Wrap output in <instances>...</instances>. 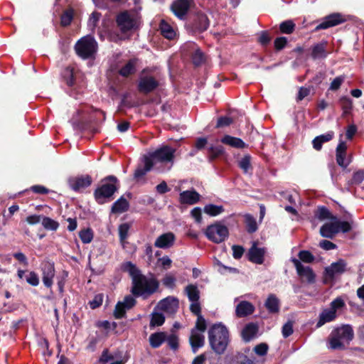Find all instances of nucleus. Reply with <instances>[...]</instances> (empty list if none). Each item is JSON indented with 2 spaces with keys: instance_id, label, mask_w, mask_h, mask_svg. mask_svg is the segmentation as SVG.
Returning <instances> with one entry per match:
<instances>
[{
  "instance_id": "obj_1",
  "label": "nucleus",
  "mask_w": 364,
  "mask_h": 364,
  "mask_svg": "<svg viewBox=\"0 0 364 364\" xmlns=\"http://www.w3.org/2000/svg\"><path fill=\"white\" fill-rule=\"evenodd\" d=\"M121 269L123 272H128L132 277L131 292L134 296H143L146 299L159 290V282L154 277L146 278L132 262L122 263Z\"/></svg>"
},
{
  "instance_id": "obj_2",
  "label": "nucleus",
  "mask_w": 364,
  "mask_h": 364,
  "mask_svg": "<svg viewBox=\"0 0 364 364\" xmlns=\"http://www.w3.org/2000/svg\"><path fill=\"white\" fill-rule=\"evenodd\" d=\"M208 340L211 349L216 354H223L230 342L226 326L222 323L213 325L208 330Z\"/></svg>"
},
{
  "instance_id": "obj_3",
  "label": "nucleus",
  "mask_w": 364,
  "mask_h": 364,
  "mask_svg": "<svg viewBox=\"0 0 364 364\" xmlns=\"http://www.w3.org/2000/svg\"><path fill=\"white\" fill-rule=\"evenodd\" d=\"M102 184L94 191V197L98 204H104L112 199L119 188V181L114 176H108L101 181Z\"/></svg>"
},
{
  "instance_id": "obj_4",
  "label": "nucleus",
  "mask_w": 364,
  "mask_h": 364,
  "mask_svg": "<svg viewBox=\"0 0 364 364\" xmlns=\"http://www.w3.org/2000/svg\"><path fill=\"white\" fill-rule=\"evenodd\" d=\"M330 346L333 350L345 349L344 343L348 344L354 337L353 330L350 325H344L332 331Z\"/></svg>"
},
{
  "instance_id": "obj_5",
  "label": "nucleus",
  "mask_w": 364,
  "mask_h": 364,
  "mask_svg": "<svg viewBox=\"0 0 364 364\" xmlns=\"http://www.w3.org/2000/svg\"><path fill=\"white\" fill-rule=\"evenodd\" d=\"M97 43L91 36H86L78 40L75 46V50L78 56L82 59L94 57L97 52Z\"/></svg>"
},
{
  "instance_id": "obj_6",
  "label": "nucleus",
  "mask_w": 364,
  "mask_h": 364,
  "mask_svg": "<svg viewBox=\"0 0 364 364\" xmlns=\"http://www.w3.org/2000/svg\"><path fill=\"white\" fill-rule=\"evenodd\" d=\"M176 149L168 146L162 145L156 149L154 151L149 153V156H146L153 163V166L158 162L161 164H173L175 159Z\"/></svg>"
},
{
  "instance_id": "obj_7",
  "label": "nucleus",
  "mask_w": 364,
  "mask_h": 364,
  "mask_svg": "<svg viewBox=\"0 0 364 364\" xmlns=\"http://www.w3.org/2000/svg\"><path fill=\"white\" fill-rule=\"evenodd\" d=\"M147 68L141 70L137 82V90L143 95H149L154 92L159 86V81L153 75H144Z\"/></svg>"
},
{
  "instance_id": "obj_8",
  "label": "nucleus",
  "mask_w": 364,
  "mask_h": 364,
  "mask_svg": "<svg viewBox=\"0 0 364 364\" xmlns=\"http://www.w3.org/2000/svg\"><path fill=\"white\" fill-rule=\"evenodd\" d=\"M116 23L122 33H127L138 28V17L134 14L124 11L117 16Z\"/></svg>"
},
{
  "instance_id": "obj_9",
  "label": "nucleus",
  "mask_w": 364,
  "mask_h": 364,
  "mask_svg": "<svg viewBox=\"0 0 364 364\" xmlns=\"http://www.w3.org/2000/svg\"><path fill=\"white\" fill-rule=\"evenodd\" d=\"M208 239L215 243H220L228 237V228L220 222L208 225L205 230Z\"/></svg>"
},
{
  "instance_id": "obj_10",
  "label": "nucleus",
  "mask_w": 364,
  "mask_h": 364,
  "mask_svg": "<svg viewBox=\"0 0 364 364\" xmlns=\"http://www.w3.org/2000/svg\"><path fill=\"white\" fill-rule=\"evenodd\" d=\"M210 26V21L206 14L197 12L187 23V28L194 34L205 31Z\"/></svg>"
},
{
  "instance_id": "obj_11",
  "label": "nucleus",
  "mask_w": 364,
  "mask_h": 364,
  "mask_svg": "<svg viewBox=\"0 0 364 364\" xmlns=\"http://www.w3.org/2000/svg\"><path fill=\"white\" fill-rule=\"evenodd\" d=\"M291 262L294 264L298 276L309 284H314L316 282V274L313 269L309 266H304L296 258L292 257Z\"/></svg>"
},
{
  "instance_id": "obj_12",
  "label": "nucleus",
  "mask_w": 364,
  "mask_h": 364,
  "mask_svg": "<svg viewBox=\"0 0 364 364\" xmlns=\"http://www.w3.org/2000/svg\"><path fill=\"white\" fill-rule=\"evenodd\" d=\"M41 270L43 284L47 288H51L55 274L54 262L50 261L43 262L41 264Z\"/></svg>"
},
{
  "instance_id": "obj_13",
  "label": "nucleus",
  "mask_w": 364,
  "mask_h": 364,
  "mask_svg": "<svg viewBox=\"0 0 364 364\" xmlns=\"http://www.w3.org/2000/svg\"><path fill=\"white\" fill-rule=\"evenodd\" d=\"M346 21L344 16L339 13H333L326 16L322 20V22L318 23L314 28L315 31L319 30L327 29L331 27L336 26Z\"/></svg>"
},
{
  "instance_id": "obj_14",
  "label": "nucleus",
  "mask_w": 364,
  "mask_h": 364,
  "mask_svg": "<svg viewBox=\"0 0 364 364\" xmlns=\"http://www.w3.org/2000/svg\"><path fill=\"white\" fill-rule=\"evenodd\" d=\"M257 243V241H254L252 242L251 247L248 250L247 257L250 262L257 264H262L264 261L266 248L258 247Z\"/></svg>"
},
{
  "instance_id": "obj_15",
  "label": "nucleus",
  "mask_w": 364,
  "mask_h": 364,
  "mask_svg": "<svg viewBox=\"0 0 364 364\" xmlns=\"http://www.w3.org/2000/svg\"><path fill=\"white\" fill-rule=\"evenodd\" d=\"M193 0H175L171 6V11L176 16L183 19L187 15Z\"/></svg>"
},
{
  "instance_id": "obj_16",
  "label": "nucleus",
  "mask_w": 364,
  "mask_h": 364,
  "mask_svg": "<svg viewBox=\"0 0 364 364\" xmlns=\"http://www.w3.org/2000/svg\"><path fill=\"white\" fill-rule=\"evenodd\" d=\"M92 182V179L90 175L71 177L68 179L69 186L75 191H79L81 189L89 187Z\"/></svg>"
},
{
  "instance_id": "obj_17",
  "label": "nucleus",
  "mask_w": 364,
  "mask_h": 364,
  "mask_svg": "<svg viewBox=\"0 0 364 364\" xmlns=\"http://www.w3.org/2000/svg\"><path fill=\"white\" fill-rule=\"evenodd\" d=\"M346 262L343 259H339L337 262L331 263L330 266L325 268L326 277L333 279L336 274H343L346 272Z\"/></svg>"
},
{
  "instance_id": "obj_18",
  "label": "nucleus",
  "mask_w": 364,
  "mask_h": 364,
  "mask_svg": "<svg viewBox=\"0 0 364 364\" xmlns=\"http://www.w3.org/2000/svg\"><path fill=\"white\" fill-rule=\"evenodd\" d=\"M200 195L195 190H187L179 194V202L181 204L194 205L199 202Z\"/></svg>"
},
{
  "instance_id": "obj_19",
  "label": "nucleus",
  "mask_w": 364,
  "mask_h": 364,
  "mask_svg": "<svg viewBox=\"0 0 364 364\" xmlns=\"http://www.w3.org/2000/svg\"><path fill=\"white\" fill-rule=\"evenodd\" d=\"M189 343L193 353H196L198 349L204 346L205 336L202 333L196 331V329H191Z\"/></svg>"
},
{
  "instance_id": "obj_20",
  "label": "nucleus",
  "mask_w": 364,
  "mask_h": 364,
  "mask_svg": "<svg viewBox=\"0 0 364 364\" xmlns=\"http://www.w3.org/2000/svg\"><path fill=\"white\" fill-rule=\"evenodd\" d=\"M346 143L345 141H340L336 150V159L338 165L344 168L350 164V161L346 159Z\"/></svg>"
},
{
  "instance_id": "obj_21",
  "label": "nucleus",
  "mask_w": 364,
  "mask_h": 364,
  "mask_svg": "<svg viewBox=\"0 0 364 364\" xmlns=\"http://www.w3.org/2000/svg\"><path fill=\"white\" fill-rule=\"evenodd\" d=\"M254 311L255 306L252 303L242 301L236 306L235 314L238 318H243L252 314Z\"/></svg>"
},
{
  "instance_id": "obj_22",
  "label": "nucleus",
  "mask_w": 364,
  "mask_h": 364,
  "mask_svg": "<svg viewBox=\"0 0 364 364\" xmlns=\"http://www.w3.org/2000/svg\"><path fill=\"white\" fill-rule=\"evenodd\" d=\"M175 236L172 232L162 234L157 237L154 242V245L159 248H168L171 247L174 242Z\"/></svg>"
},
{
  "instance_id": "obj_23",
  "label": "nucleus",
  "mask_w": 364,
  "mask_h": 364,
  "mask_svg": "<svg viewBox=\"0 0 364 364\" xmlns=\"http://www.w3.org/2000/svg\"><path fill=\"white\" fill-rule=\"evenodd\" d=\"M331 223L323 224L320 228V234L322 237L332 239L338 233L336 220H331Z\"/></svg>"
},
{
  "instance_id": "obj_24",
  "label": "nucleus",
  "mask_w": 364,
  "mask_h": 364,
  "mask_svg": "<svg viewBox=\"0 0 364 364\" xmlns=\"http://www.w3.org/2000/svg\"><path fill=\"white\" fill-rule=\"evenodd\" d=\"M137 61V58L129 59L127 63L119 69L118 73L124 77H128L134 75L136 72Z\"/></svg>"
},
{
  "instance_id": "obj_25",
  "label": "nucleus",
  "mask_w": 364,
  "mask_h": 364,
  "mask_svg": "<svg viewBox=\"0 0 364 364\" xmlns=\"http://www.w3.org/2000/svg\"><path fill=\"white\" fill-rule=\"evenodd\" d=\"M221 142L232 148L243 149L247 147V145L238 137L225 134L222 139Z\"/></svg>"
},
{
  "instance_id": "obj_26",
  "label": "nucleus",
  "mask_w": 364,
  "mask_h": 364,
  "mask_svg": "<svg viewBox=\"0 0 364 364\" xmlns=\"http://www.w3.org/2000/svg\"><path fill=\"white\" fill-rule=\"evenodd\" d=\"M259 330L258 325L255 323L250 322L245 326L242 331V339L246 341H250L257 333Z\"/></svg>"
},
{
  "instance_id": "obj_27",
  "label": "nucleus",
  "mask_w": 364,
  "mask_h": 364,
  "mask_svg": "<svg viewBox=\"0 0 364 364\" xmlns=\"http://www.w3.org/2000/svg\"><path fill=\"white\" fill-rule=\"evenodd\" d=\"M327 42L323 41L314 45L311 48V57L313 60L325 58L327 56L326 52Z\"/></svg>"
},
{
  "instance_id": "obj_28",
  "label": "nucleus",
  "mask_w": 364,
  "mask_h": 364,
  "mask_svg": "<svg viewBox=\"0 0 364 364\" xmlns=\"http://www.w3.org/2000/svg\"><path fill=\"white\" fill-rule=\"evenodd\" d=\"M144 167L142 168L141 166H139L134 171V178L136 181H139V180L146 175V173L149 171H150L153 166V163L151 161L146 158V156H144Z\"/></svg>"
},
{
  "instance_id": "obj_29",
  "label": "nucleus",
  "mask_w": 364,
  "mask_h": 364,
  "mask_svg": "<svg viewBox=\"0 0 364 364\" xmlns=\"http://www.w3.org/2000/svg\"><path fill=\"white\" fill-rule=\"evenodd\" d=\"M333 132L330 131L324 134L316 136L312 141L314 149L316 151H320L322 149L323 144L330 141L333 138Z\"/></svg>"
},
{
  "instance_id": "obj_30",
  "label": "nucleus",
  "mask_w": 364,
  "mask_h": 364,
  "mask_svg": "<svg viewBox=\"0 0 364 364\" xmlns=\"http://www.w3.org/2000/svg\"><path fill=\"white\" fill-rule=\"evenodd\" d=\"M336 317V313L331 309H324L319 315V319L316 323V328H320L326 323L333 321Z\"/></svg>"
},
{
  "instance_id": "obj_31",
  "label": "nucleus",
  "mask_w": 364,
  "mask_h": 364,
  "mask_svg": "<svg viewBox=\"0 0 364 364\" xmlns=\"http://www.w3.org/2000/svg\"><path fill=\"white\" fill-rule=\"evenodd\" d=\"M129 203L127 200L121 196L112 205L111 212L112 213H122L129 210Z\"/></svg>"
},
{
  "instance_id": "obj_32",
  "label": "nucleus",
  "mask_w": 364,
  "mask_h": 364,
  "mask_svg": "<svg viewBox=\"0 0 364 364\" xmlns=\"http://www.w3.org/2000/svg\"><path fill=\"white\" fill-rule=\"evenodd\" d=\"M166 333L160 331L154 333L149 336V344L153 348H159L162 343L166 341Z\"/></svg>"
},
{
  "instance_id": "obj_33",
  "label": "nucleus",
  "mask_w": 364,
  "mask_h": 364,
  "mask_svg": "<svg viewBox=\"0 0 364 364\" xmlns=\"http://www.w3.org/2000/svg\"><path fill=\"white\" fill-rule=\"evenodd\" d=\"M264 306L271 314H277L279 311V300L274 294H270L267 297Z\"/></svg>"
},
{
  "instance_id": "obj_34",
  "label": "nucleus",
  "mask_w": 364,
  "mask_h": 364,
  "mask_svg": "<svg viewBox=\"0 0 364 364\" xmlns=\"http://www.w3.org/2000/svg\"><path fill=\"white\" fill-rule=\"evenodd\" d=\"M159 28L161 35L168 39L173 40L176 36V32L172 26L168 24L165 20H161L159 24Z\"/></svg>"
},
{
  "instance_id": "obj_35",
  "label": "nucleus",
  "mask_w": 364,
  "mask_h": 364,
  "mask_svg": "<svg viewBox=\"0 0 364 364\" xmlns=\"http://www.w3.org/2000/svg\"><path fill=\"white\" fill-rule=\"evenodd\" d=\"M244 223L245 225L246 231L249 234H252L257 231L258 225L256 219L250 213H247L244 215Z\"/></svg>"
},
{
  "instance_id": "obj_36",
  "label": "nucleus",
  "mask_w": 364,
  "mask_h": 364,
  "mask_svg": "<svg viewBox=\"0 0 364 364\" xmlns=\"http://www.w3.org/2000/svg\"><path fill=\"white\" fill-rule=\"evenodd\" d=\"M185 292L190 301H198L200 291L196 284H190L185 287Z\"/></svg>"
},
{
  "instance_id": "obj_37",
  "label": "nucleus",
  "mask_w": 364,
  "mask_h": 364,
  "mask_svg": "<svg viewBox=\"0 0 364 364\" xmlns=\"http://www.w3.org/2000/svg\"><path fill=\"white\" fill-rule=\"evenodd\" d=\"M315 217L320 220L329 219L331 220H337V216L333 215L329 210L325 206H320L315 212Z\"/></svg>"
},
{
  "instance_id": "obj_38",
  "label": "nucleus",
  "mask_w": 364,
  "mask_h": 364,
  "mask_svg": "<svg viewBox=\"0 0 364 364\" xmlns=\"http://www.w3.org/2000/svg\"><path fill=\"white\" fill-rule=\"evenodd\" d=\"M208 159L210 161L223 156L225 154V149L221 145L213 146L211 145L208 147Z\"/></svg>"
},
{
  "instance_id": "obj_39",
  "label": "nucleus",
  "mask_w": 364,
  "mask_h": 364,
  "mask_svg": "<svg viewBox=\"0 0 364 364\" xmlns=\"http://www.w3.org/2000/svg\"><path fill=\"white\" fill-rule=\"evenodd\" d=\"M62 77L68 87H73L75 83L74 68L66 67L62 72Z\"/></svg>"
},
{
  "instance_id": "obj_40",
  "label": "nucleus",
  "mask_w": 364,
  "mask_h": 364,
  "mask_svg": "<svg viewBox=\"0 0 364 364\" xmlns=\"http://www.w3.org/2000/svg\"><path fill=\"white\" fill-rule=\"evenodd\" d=\"M341 109H343V115L346 116L350 114L353 108L352 100L346 96H343L339 100Z\"/></svg>"
},
{
  "instance_id": "obj_41",
  "label": "nucleus",
  "mask_w": 364,
  "mask_h": 364,
  "mask_svg": "<svg viewBox=\"0 0 364 364\" xmlns=\"http://www.w3.org/2000/svg\"><path fill=\"white\" fill-rule=\"evenodd\" d=\"M295 28L296 24L292 20H286L279 24V32L283 34H291Z\"/></svg>"
},
{
  "instance_id": "obj_42",
  "label": "nucleus",
  "mask_w": 364,
  "mask_h": 364,
  "mask_svg": "<svg viewBox=\"0 0 364 364\" xmlns=\"http://www.w3.org/2000/svg\"><path fill=\"white\" fill-rule=\"evenodd\" d=\"M203 210L205 213L209 215L210 216H217L223 213L225 209L223 205L208 204L205 205Z\"/></svg>"
},
{
  "instance_id": "obj_43",
  "label": "nucleus",
  "mask_w": 364,
  "mask_h": 364,
  "mask_svg": "<svg viewBox=\"0 0 364 364\" xmlns=\"http://www.w3.org/2000/svg\"><path fill=\"white\" fill-rule=\"evenodd\" d=\"M192 63L195 66H200L205 61L204 53L199 48H197L191 54Z\"/></svg>"
},
{
  "instance_id": "obj_44",
  "label": "nucleus",
  "mask_w": 364,
  "mask_h": 364,
  "mask_svg": "<svg viewBox=\"0 0 364 364\" xmlns=\"http://www.w3.org/2000/svg\"><path fill=\"white\" fill-rule=\"evenodd\" d=\"M165 322V316L162 313L154 312L151 314L150 320V327L154 328L156 326H161Z\"/></svg>"
},
{
  "instance_id": "obj_45",
  "label": "nucleus",
  "mask_w": 364,
  "mask_h": 364,
  "mask_svg": "<svg viewBox=\"0 0 364 364\" xmlns=\"http://www.w3.org/2000/svg\"><path fill=\"white\" fill-rule=\"evenodd\" d=\"M93 231L88 228L79 232V237L84 244L90 243L93 239Z\"/></svg>"
},
{
  "instance_id": "obj_46",
  "label": "nucleus",
  "mask_w": 364,
  "mask_h": 364,
  "mask_svg": "<svg viewBox=\"0 0 364 364\" xmlns=\"http://www.w3.org/2000/svg\"><path fill=\"white\" fill-rule=\"evenodd\" d=\"M238 166L247 173L250 170L252 169L251 165V156L249 154L245 155L239 161Z\"/></svg>"
},
{
  "instance_id": "obj_47",
  "label": "nucleus",
  "mask_w": 364,
  "mask_h": 364,
  "mask_svg": "<svg viewBox=\"0 0 364 364\" xmlns=\"http://www.w3.org/2000/svg\"><path fill=\"white\" fill-rule=\"evenodd\" d=\"M42 225L46 230L55 231L59 227V223L49 217L43 216Z\"/></svg>"
},
{
  "instance_id": "obj_48",
  "label": "nucleus",
  "mask_w": 364,
  "mask_h": 364,
  "mask_svg": "<svg viewBox=\"0 0 364 364\" xmlns=\"http://www.w3.org/2000/svg\"><path fill=\"white\" fill-rule=\"evenodd\" d=\"M229 364H254L253 362L245 354L235 355Z\"/></svg>"
},
{
  "instance_id": "obj_49",
  "label": "nucleus",
  "mask_w": 364,
  "mask_h": 364,
  "mask_svg": "<svg viewBox=\"0 0 364 364\" xmlns=\"http://www.w3.org/2000/svg\"><path fill=\"white\" fill-rule=\"evenodd\" d=\"M73 19V10L65 11L60 16V25L63 27L68 26L70 25Z\"/></svg>"
},
{
  "instance_id": "obj_50",
  "label": "nucleus",
  "mask_w": 364,
  "mask_h": 364,
  "mask_svg": "<svg viewBox=\"0 0 364 364\" xmlns=\"http://www.w3.org/2000/svg\"><path fill=\"white\" fill-rule=\"evenodd\" d=\"M130 225L127 223H122L119 225L118 230H119V240L122 243H123L128 237V232L130 229Z\"/></svg>"
},
{
  "instance_id": "obj_51",
  "label": "nucleus",
  "mask_w": 364,
  "mask_h": 364,
  "mask_svg": "<svg viewBox=\"0 0 364 364\" xmlns=\"http://www.w3.org/2000/svg\"><path fill=\"white\" fill-rule=\"evenodd\" d=\"M298 257L299 258V261L305 262V263H312L315 257L313 254L309 250H301L298 253Z\"/></svg>"
},
{
  "instance_id": "obj_52",
  "label": "nucleus",
  "mask_w": 364,
  "mask_h": 364,
  "mask_svg": "<svg viewBox=\"0 0 364 364\" xmlns=\"http://www.w3.org/2000/svg\"><path fill=\"white\" fill-rule=\"evenodd\" d=\"M166 341L171 349L173 350H178L179 347V339L177 335L171 333L168 336H166Z\"/></svg>"
},
{
  "instance_id": "obj_53",
  "label": "nucleus",
  "mask_w": 364,
  "mask_h": 364,
  "mask_svg": "<svg viewBox=\"0 0 364 364\" xmlns=\"http://www.w3.org/2000/svg\"><path fill=\"white\" fill-rule=\"evenodd\" d=\"M127 308L121 303V301H118L115 306L114 310V316L117 319H121L124 318L126 315Z\"/></svg>"
},
{
  "instance_id": "obj_54",
  "label": "nucleus",
  "mask_w": 364,
  "mask_h": 364,
  "mask_svg": "<svg viewBox=\"0 0 364 364\" xmlns=\"http://www.w3.org/2000/svg\"><path fill=\"white\" fill-rule=\"evenodd\" d=\"M101 16H102V14L97 11H93L91 14L87 23H88V26L92 30H94L97 27Z\"/></svg>"
},
{
  "instance_id": "obj_55",
  "label": "nucleus",
  "mask_w": 364,
  "mask_h": 364,
  "mask_svg": "<svg viewBox=\"0 0 364 364\" xmlns=\"http://www.w3.org/2000/svg\"><path fill=\"white\" fill-rule=\"evenodd\" d=\"M232 123L233 119L232 117L228 116H221L218 119L215 128L219 129L229 127Z\"/></svg>"
},
{
  "instance_id": "obj_56",
  "label": "nucleus",
  "mask_w": 364,
  "mask_h": 364,
  "mask_svg": "<svg viewBox=\"0 0 364 364\" xmlns=\"http://www.w3.org/2000/svg\"><path fill=\"white\" fill-rule=\"evenodd\" d=\"M364 181V171L359 170L355 172L350 181L348 182V185H359Z\"/></svg>"
},
{
  "instance_id": "obj_57",
  "label": "nucleus",
  "mask_w": 364,
  "mask_h": 364,
  "mask_svg": "<svg viewBox=\"0 0 364 364\" xmlns=\"http://www.w3.org/2000/svg\"><path fill=\"white\" fill-rule=\"evenodd\" d=\"M288 40L284 36H280L275 38L274 41V47L276 51L283 50L287 45Z\"/></svg>"
},
{
  "instance_id": "obj_58",
  "label": "nucleus",
  "mask_w": 364,
  "mask_h": 364,
  "mask_svg": "<svg viewBox=\"0 0 364 364\" xmlns=\"http://www.w3.org/2000/svg\"><path fill=\"white\" fill-rule=\"evenodd\" d=\"M26 280L28 284L33 287H37L39 284V277L36 272L31 271L26 275Z\"/></svg>"
},
{
  "instance_id": "obj_59",
  "label": "nucleus",
  "mask_w": 364,
  "mask_h": 364,
  "mask_svg": "<svg viewBox=\"0 0 364 364\" xmlns=\"http://www.w3.org/2000/svg\"><path fill=\"white\" fill-rule=\"evenodd\" d=\"M337 229H338V232L346 233L351 230L352 225L351 223L348 221H340L338 219L336 220Z\"/></svg>"
},
{
  "instance_id": "obj_60",
  "label": "nucleus",
  "mask_w": 364,
  "mask_h": 364,
  "mask_svg": "<svg viewBox=\"0 0 364 364\" xmlns=\"http://www.w3.org/2000/svg\"><path fill=\"white\" fill-rule=\"evenodd\" d=\"M207 328V323L205 319L203 318L202 315L197 316V320L196 322L195 328L193 329H196V331H200L202 333L205 332Z\"/></svg>"
},
{
  "instance_id": "obj_61",
  "label": "nucleus",
  "mask_w": 364,
  "mask_h": 364,
  "mask_svg": "<svg viewBox=\"0 0 364 364\" xmlns=\"http://www.w3.org/2000/svg\"><path fill=\"white\" fill-rule=\"evenodd\" d=\"M164 287L168 289H173L176 286V278L174 276L166 274L161 280Z\"/></svg>"
},
{
  "instance_id": "obj_62",
  "label": "nucleus",
  "mask_w": 364,
  "mask_h": 364,
  "mask_svg": "<svg viewBox=\"0 0 364 364\" xmlns=\"http://www.w3.org/2000/svg\"><path fill=\"white\" fill-rule=\"evenodd\" d=\"M294 332L293 330V321H288L287 323L284 324L282 329V333L284 338L290 336Z\"/></svg>"
},
{
  "instance_id": "obj_63",
  "label": "nucleus",
  "mask_w": 364,
  "mask_h": 364,
  "mask_svg": "<svg viewBox=\"0 0 364 364\" xmlns=\"http://www.w3.org/2000/svg\"><path fill=\"white\" fill-rule=\"evenodd\" d=\"M173 301H178V300L171 296H168L162 299L159 302L161 309L166 311H168L171 308Z\"/></svg>"
},
{
  "instance_id": "obj_64",
  "label": "nucleus",
  "mask_w": 364,
  "mask_h": 364,
  "mask_svg": "<svg viewBox=\"0 0 364 364\" xmlns=\"http://www.w3.org/2000/svg\"><path fill=\"white\" fill-rule=\"evenodd\" d=\"M157 264L161 267L164 269H168L172 264V260L168 256H164L161 258H159L157 260Z\"/></svg>"
}]
</instances>
